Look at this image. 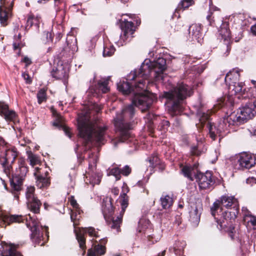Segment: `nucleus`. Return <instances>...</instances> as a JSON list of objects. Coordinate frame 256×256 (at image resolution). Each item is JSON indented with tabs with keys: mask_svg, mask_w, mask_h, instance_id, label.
Wrapping results in <instances>:
<instances>
[{
	"mask_svg": "<svg viewBox=\"0 0 256 256\" xmlns=\"http://www.w3.org/2000/svg\"><path fill=\"white\" fill-rule=\"evenodd\" d=\"M108 80H102L98 82L97 86V89L94 90L96 93L102 91V93H106L110 90V88L108 86Z\"/></svg>",
	"mask_w": 256,
	"mask_h": 256,
	"instance_id": "obj_30",
	"label": "nucleus"
},
{
	"mask_svg": "<svg viewBox=\"0 0 256 256\" xmlns=\"http://www.w3.org/2000/svg\"><path fill=\"white\" fill-rule=\"evenodd\" d=\"M176 246L174 247V250H184V246H186V242L184 241L182 242H178L176 243Z\"/></svg>",
	"mask_w": 256,
	"mask_h": 256,
	"instance_id": "obj_45",
	"label": "nucleus"
},
{
	"mask_svg": "<svg viewBox=\"0 0 256 256\" xmlns=\"http://www.w3.org/2000/svg\"><path fill=\"white\" fill-rule=\"evenodd\" d=\"M23 62L26 64V66L30 64L31 63L30 60L27 57L24 58Z\"/></svg>",
	"mask_w": 256,
	"mask_h": 256,
	"instance_id": "obj_55",
	"label": "nucleus"
},
{
	"mask_svg": "<svg viewBox=\"0 0 256 256\" xmlns=\"http://www.w3.org/2000/svg\"><path fill=\"white\" fill-rule=\"evenodd\" d=\"M54 0L55 2V6H58L62 0Z\"/></svg>",
	"mask_w": 256,
	"mask_h": 256,
	"instance_id": "obj_58",
	"label": "nucleus"
},
{
	"mask_svg": "<svg viewBox=\"0 0 256 256\" xmlns=\"http://www.w3.org/2000/svg\"><path fill=\"white\" fill-rule=\"evenodd\" d=\"M254 104V102H253ZM252 108V106L246 105L240 109L237 112H234L227 116L224 117L222 122H220L217 126L213 125L210 122H208L207 126L209 130L210 138L214 140L217 134L221 135L223 132H225L228 129L232 128L233 126H238L248 120L252 118L256 114V108Z\"/></svg>",
	"mask_w": 256,
	"mask_h": 256,
	"instance_id": "obj_2",
	"label": "nucleus"
},
{
	"mask_svg": "<svg viewBox=\"0 0 256 256\" xmlns=\"http://www.w3.org/2000/svg\"><path fill=\"white\" fill-rule=\"evenodd\" d=\"M67 46L70 50L72 52L77 51V40L74 37H72L70 40H67Z\"/></svg>",
	"mask_w": 256,
	"mask_h": 256,
	"instance_id": "obj_34",
	"label": "nucleus"
},
{
	"mask_svg": "<svg viewBox=\"0 0 256 256\" xmlns=\"http://www.w3.org/2000/svg\"><path fill=\"white\" fill-rule=\"evenodd\" d=\"M105 247L102 245H96L94 248L88 250V256H99L105 253Z\"/></svg>",
	"mask_w": 256,
	"mask_h": 256,
	"instance_id": "obj_27",
	"label": "nucleus"
},
{
	"mask_svg": "<svg viewBox=\"0 0 256 256\" xmlns=\"http://www.w3.org/2000/svg\"><path fill=\"white\" fill-rule=\"evenodd\" d=\"M52 76L58 79H62L66 78L68 75L67 70L62 66H58L56 71L53 73Z\"/></svg>",
	"mask_w": 256,
	"mask_h": 256,
	"instance_id": "obj_29",
	"label": "nucleus"
},
{
	"mask_svg": "<svg viewBox=\"0 0 256 256\" xmlns=\"http://www.w3.org/2000/svg\"><path fill=\"white\" fill-rule=\"evenodd\" d=\"M34 22L32 20V14H30L28 17V20L26 21V28H28L31 27L32 25H34Z\"/></svg>",
	"mask_w": 256,
	"mask_h": 256,
	"instance_id": "obj_48",
	"label": "nucleus"
},
{
	"mask_svg": "<svg viewBox=\"0 0 256 256\" xmlns=\"http://www.w3.org/2000/svg\"><path fill=\"white\" fill-rule=\"evenodd\" d=\"M247 96L250 98H255L256 100V86L250 87L247 92Z\"/></svg>",
	"mask_w": 256,
	"mask_h": 256,
	"instance_id": "obj_43",
	"label": "nucleus"
},
{
	"mask_svg": "<svg viewBox=\"0 0 256 256\" xmlns=\"http://www.w3.org/2000/svg\"><path fill=\"white\" fill-rule=\"evenodd\" d=\"M0 220L4 224L10 225L12 223H20L26 220V225L30 228L32 232L31 239L34 243L42 246L44 242L43 230H45L46 234L48 236V227L43 228L40 225L39 222L35 218L34 215L30 214L23 216L18 214H10L2 213L0 214Z\"/></svg>",
	"mask_w": 256,
	"mask_h": 256,
	"instance_id": "obj_4",
	"label": "nucleus"
},
{
	"mask_svg": "<svg viewBox=\"0 0 256 256\" xmlns=\"http://www.w3.org/2000/svg\"><path fill=\"white\" fill-rule=\"evenodd\" d=\"M74 226V232L76 234V238L78 240V242L79 244V246L80 248L82 250H84L86 248L85 246V238L84 236V234L86 232H88L89 235L91 236H95L97 237L98 235L96 234V232L95 229L92 227H89V228H77L76 227V226ZM85 252V251H84L83 254Z\"/></svg>",
	"mask_w": 256,
	"mask_h": 256,
	"instance_id": "obj_12",
	"label": "nucleus"
},
{
	"mask_svg": "<svg viewBox=\"0 0 256 256\" xmlns=\"http://www.w3.org/2000/svg\"><path fill=\"white\" fill-rule=\"evenodd\" d=\"M28 159L29 160L30 164L32 166H34L36 164H38L40 161L38 156L32 153H30L28 156Z\"/></svg>",
	"mask_w": 256,
	"mask_h": 256,
	"instance_id": "obj_39",
	"label": "nucleus"
},
{
	"mask_svg": "<svg viewBox=\"0 0 256 256\" xmlns=\"http://www.w3.org/2000/svg\"><path fill=\"white\" fill-rule=\"evenodd\" d=\"M112 192L114 196H118L119 194V190L117 188H114L112 189Z\"/></svg>",
	"mask_w": 256,
	"mask_h": 256,
	"instance_id": "obj_53",
	"label": "nucleus"
},
{
	"mask_svg": "<svg viewBox=\"0 0 256 256\" xmlns=\"http://www.w3.org/2000/svg\"><path fill=\"white\" fill-rule=\"evenodd\" d=\"M0 22L6 26L8 20L12 16L14 0H0Z\"/></svg>",
	"mask_w": 256,
	"mask_h": 256,
	"instance_id": "obj_13",
	"label": "nucleus"
},
{
	"mask_svg": "<svg viewBox=\"0 0 256 256\" xmlns=\"http://www.w3.org/2000/svg\"><path fill=\"white\" fill-rule=\"evenodd\" d=\"M70 204L72 206L73 209L71 210L70 218L73 222L74 226L79 224L78 221L80 220L81 210L79 208V206L76 201L74 200V197L72 196L70 198Z\"/></svg>",
	"mask_w": 256,
	"mask_h": 256,
	"instance_id": "obj_20",
	"label": "nucleus"
},
{
	"mask_svg": "<svg viewBox=\"0 0 256 256\" xmlns=\"http://www.w3.org/2000/svg\"><path fill=\"white\" fill-rule=\"evenodd\" d=\"M121 171L118 168H109L107 172L108 176H115L116 180H119L120 178Z\"/></svg>",
	"mask_w": 256,
	"mask_h": 256,
	"instance_id": "obj_36",
	"label": "nucleus"
},
{
	"mask_svg": "<svg viewBox=\"0 0 256 256\" xmlns=\"http://www.w3.org/2000/svg\"><path fill=\"white\" fill-rule=\"evenodd\" d=\"M200 141L201 144H198L196 146H194L191 148V152L192 154L196 156H200L206 152V149L202 147V140L200 138Z\"/></svg>",
	"mask_w": 256,
	"mask_h": 256,
	"instance_id": "obj_32",
	"label": "nucleus"
},
{
	"mask_svg": "<svg viewBox=\"0 0 256 256\" xmlns=\"http://www.w3.org/2000/svg\"><path fill=\"white\" fill-rule=\"evenodd\" d=\"M79 136L86 142H102L105 138L107 128L98 122L90 120L88 112L82 113L78 118Z\"/></svg>",
	"mask_w": 256,
	"mask_h": 256,
	"instance_id": "obj_3",
	"label": "nucleus"
},
{
	"mask_svg": "<svg viewBox=\"0 0 256 256\" xmlns=\"http://www.w3.org/2000/svg\"><path fill=\"white\" fill-rule=\"evenodd\" d=\"M232 206V209H238V202L234 196H222L220 200H217L211 208L212 214L215 216L216 212L220 209V212H221L223 210L224 208H229Z\"/></svg>",
	"mask_w": 256,
	"mask_h": 256,
	"instance_id": "obj_10",
	"label": "nucleus"
},
{
	"mask_svg": "<svg viewBox=\"0 0 256 256\" xmlns=\"http://www.w3.org/2000/svg\"><path fill=\"white\" fill-rule=\"evenodd\" d=\"M114 256H120L118 254H114Z\"/></svg>",
	"mask_w": 256,
	"mask_h": 256,
	"instance_id": "obj_64",
	"label": "nucleus"
},
{
	"mask_svg": "<svg viewBox=\"0 0 256 256\" xmlns=\"http://www.w3.org/2000/svg\"><path fill=\"white\" fill-rule=\"evenodd\" d=\"M115 52V48L112 45H106L104 48L103 56H110Z\"/></svg>",
	"mask_w": 256,
	"mask_h": 256,
	"instance_id": "obj_37",
	"label": "nucleus"
},
{
	"mask_svg": "<svg viewBox=\"0 0 256 256\" xmlns=\"http://www.w3.org/2000/svg\"><path fill=\"white\" fill-rule=\"evenodd\" d=\"M121 28L123 34L120 36V40L121 44L123 45L126 42L130 40L132 37V35L135 31V28L132 22L126 20L122 21Z\"/></svg>",
	"mask_w": 256,
	"mask_h": 256,
	"instance_id": "obj_15",
	"label": "nucleus"
},
{
	"mask_svg": "<svg viewBox=\"0 0 256 256\" xmlns=\"http://www.w3.org/2000/svg\"><path fill=\"white\" fill-rule=\"evenodd\" d=\"M120 171L121 174L124 176H127L130 173L131 169L128 166H126L122 170H120Z\"/></svg>",
	"mask_w": 256,
	"mask_h": 256,
	"instance_id": "obj_47",
	"label": "nucleus"
},
{
	"mask_svg": "<svg viewBox=\"0 0 256 256\" xmlns=\"http://www.w3.org/2000/svg\"><path fill=\"white\" fill-rule=\"evenodd\" d=\"M37 98L38 100V102L40 104L46 100V92L44 89H40L38 91L37 94Z\"/></svg>",
	"mask_w": 256,
	"mask_h": 256,
	"instance_id": "obj_40",
	"label": "nucleus"
},
{
	"mask_svg": "<svg viewBox=\"0 0 256 256\" xmlns=\"http://www.w3.org/2000/svg\"><path fill=\"white\" fill-rule=\"evenodd\" d=\"M25 162L21 160L18 162V168L16 170L12 178L10 180L12 192L15 198H18V192L22 190L23 180L28 172Z\"/></svg>",
	"mask_w": 256,
	"mask_h": 256,
	"instance_id": "obj_7",
	"label": "nucleus"
},
{
	"mask_svg": "<svg viewBox=\"0 0 256 256\" xmlns=\"http://www.w3.org/2000/svg\"><path fill=\"white\" fill-rule=\"evenodd\" d=\"M254 105L255 107L256 108V100L254 102Z\"/></svg>",
	"mask_w": 256,
	"mask_h": 256,
	"instance_id": "obj_63",
	"label": "nucleus"
},
{
	"mask_svg": "<svg viewBox=\"0 0 256 256\" xmlns=\"http://www.w3.org/2000/svg\"><path fill=\"white\" fill-rule=\"evenodd\" d=\"M212 111L205 112H204L199 111L198 112V116L199 117L200 122L202 124L204 122L208 120L210 118V113H212Z\"/></svg>",
	"mask_w": 256,
	"mask_h": 256,
	"instance_id": "obj_38",
	"label": "nucleus"
},
{
	"mask_svg": "<svg viewBox=\"0 0 256 256\" xmlns=\"http://www.w3.org/2000/svg\"><path fill=\"white\" fill-rule=\"evenodd\" d=\"M122 193H124L126 192V193L128 192L129 190H128V186L124 184H123V186L122 187Z\"/></svg>",
	"mask_w": 256,
	"mask_h": 256,
	"instance_id": "obj_54",
	"label": "nucleus"
},
{
	"mask_svg": "<svg viewBox=\"0 0 256 256\" xmlns=\"http://www.w3.org/2000/svg\"><path fill=\"white\" fill-rule=\"evenodd\" d=\"M2 256H22V254L17 252L15 247L11 244L5 242H2Z\"/></svg>",
	"mask_w": 256,
	"mask_h": 256,
	"instance_id": "obj_23",
	"label": "nucleus"
},
{
	"mask_svg": "<svg viewBox=\"0 0 256 256\" xmlns=\"http://www.w3.org/2000/svg\"><path fill=\"white\" fill-rule=\"evenodd\" d=\"M13 46L14 50H16L19 48V44L16 42H14L13 44Z\"/></svg>",
	"mask_w": 256,
	"mask_h": 256,
	"instance_id": "obj_57",
	"label": "nucleus"
},
{
	"mask_svg": "<svg viewBox=\"0 0 256 256\" xmlns=\"http://www.w3.org/2000/svg\"><path fill=\"white\" fill-rule=\"evenodd\" d=\"M250 29L253 34L256 36V24L252 26Z\"/></svg>",
	"mask_w": 256,
	"mask_h": 256,
	"instance_id": "obj_56",
	"label": "nucleus"
},
{
	"mask_svg": "<svg viewBox=\"0 0 256 256\" xmlns=\"http://www.w3.org/2000/svg\"><path fill=\"white\" fill-rule=\"evenodd\" d=\"M34 187H28L26 192V198L27 200L28 208L34 214H36L39 212L42 204L40 200L35 197L34 194Z\"/></svg>",
	"mask_w": 256,
	"mask_h": 256,
	"instance_id": "obj_14",
	"label": "nucleus"
},
{
	"mask_svg": "<svg viewBox=\"0 0 256 256\" xmlns=\"http://www.w3.org/2000/svg\"><path fill=\"white\" fill-rule=\"evenodd\" d=\"M221 212L222 218L216 220L220 226L219 228L228 232L231 238L234 239L236 230L232 225V222L236 217L238 209L230 208V210Z\"/></svg>",
	"mask_w": 256,
	"mask_h": 256,
	"instance_id": "obj_8",
	"label": "nucleus"
},
{
	"mask_svg": "<svg viewBox=\"0 0 256 256\" xmlns=\"http://www.w3.org/2000/svg\"><path fill=\"white\" fill-rule=\"evenodd\" d=\"M112 211V206L110 201L104 206V204H102V212L104 216L107 213H110Z\"/></svg>",
	"mask_w": 256,
	"mask_h": 256,
	"instance_id": "obj_44",
	"label": "nucleus"
},
{
	"mask_svg": "<svg viewBox=\"0 0 256 256\" xmlns=\"http://www.w3.org/2000/svg\"><path fill=\"white\" fill-rule=\"evenodd\" d=\"M144 222V220H140V221L139 222V225L140 226L142 225L143 224Z\"/></svg>",
	"mask_w": 256,
	"mask_h": 256,
	"instance_id": "obj_61",
	"label": "nucleus"
},
{
	"mask_svg": "<svg viewBox=\"0 0 256 256\" xmlns=\"http://www.w3.org/2000/svg\"><path fill=\"white\" fill-rule=\"evenodd\" d=\"M166 69V60L162 58H158L156 60L150 61L146 59L138 70L132 71L126 78V82L120 83L118 86V90L124 94L132 93V104L123 108L120 112L117 113L114 118L116 128L120 132V138L114 142L116 146L118 142H124L130 136V130L133 128L134 124L131 122L134 114V104L140 107L142 110L148 109L153 102L154 98L152 94L145 92L146 88L145 80L153 73L156 81H164V72Z\"/></svg>",
	"mask_w": 256,
	"mask_h": 256,
	"instance_id": "obj_1",
	"label": "nucleus"
},
{
	"mask_svg": "<svg viewBox=\"0 0 256 256\" xmlns=\"http://www.w3.org/2000/svg\"><path fill=\"white\" fill-rule=\"evenodd\" d=\"M255 156L250 154H242L238 160V168L240 170L249 169L256 164Z\"/></svg>",
	"mask_w": 256,
	"mask_h": 256,
	"instance_id": "obj_16",
	"label": "nucleus"
},
{
	"mask_svg": "<svg viewBox=\"0 0 256 256\" xmlns=\"http://www.w3.org/2000/svg\"><path fill=\"white\" fill-rule=\"evenodd\" d=\"M102 177V174L100 172H88L86 174V183H89L94 186L100 183Z\"/></svg>",
	"mask_w": 256,
	"mask_h": 256,
	"instance_id": "obj_24",
	"label": "nucleus"
},
{
	"mask_svg": "<svg viewBox=\"0 0 256 256\" xmlns=\"http://www.w3.org/2000/svg\"><path fill=\"white\" fill-rule=\"evenodd\" d=\"M193 169L191 167L188 166H185L182 168V171L184 176L186 177L190 180H193L192 176Z\"/></svg>",
	"mask_w": 256,
	"mask_h": 256,
	"instance_id": "obj_35",
	"label": "nucleus"
},
{
	"mask_svg": "<svg viewBox=\"0 0 256 256\" xmlns=\"http://www.w3.org/2000/svg\"><path fill=\"white\" fill-rule=\"evenodd\" d=\"M251 82H252V84L254 85V86H256V80H251Z\"/></svg>",
	"mask_w": 256,
	"mask_h": 256,
	"instance_id": "obj_59",
	"label": "nucleus"
},
{
	"mask_svg": "<svg viewBox=\"0 0 256 256\" xmlns=\"http://www.w3.org/2000/svg\"><path fill=\"white\" fill-rule=\"evenodd\" d=\"M120 204L122 210L116 219H113L111 224V228L116 230V232L120 231V226L122 222V218L126 208L128 204V198L127 195L124 193H122L120 195Z\"/></svg>",
	"mask_w": 256,
	"mask_h": 256,
	"instance_id": "obj_11",
	"label": "nucleus"
},
{
	"mask_svg": "<svg viewBox=\"0 0 256 256\" xmlns=\"http://www.w3.org/2000/svg\"><path fill=\"white\" fill-rule=\"evenodd\" d=\"M196 180L198 182L200 189L206 190L210 188L214 184L212 179V174L210 172L206 174L198 172L195 176Z\"/></svg>",
	"mask_w": 256,
	"mask_h": 256,
	"instance_id": "obj_17",
	"label": "nucleus"
},
{
	"mask_svg": "<svg viewBox=\"0 0 256 256\" xmlns=\"http://www.w3.org/2000/svg\"><path fill=\"white\" fill-rule=\"evenodd\" d=\"M240 76V70L233 69L230 70L225 77V82L228 86L229 92L231 95H242L245 89L244 84L239 82Z\"/></svg>",
	"mask_w": 256,
	"mask_h": 256,
	"instance_id": "obj_9",
	"label": "nucleus"
},
{
	"mask_svg": "<svg viewBox=\"0 0 256 256\" xmlns=\"http://www.w3.org/2000/svg\"><path fill=\"white\" fill-rule=\"evenodd\" d=\"M164 254H165V250H164V251H163V252H162V256H164Z\"/></svg>",
	"mask_w": 256,
	"mask_h": 256,
	"instance_id": "obj_62",
	"label": "nucleus"
},
{
	"mask_svg": "<svg viewBox=\"0 0 256 256\" xmlns=\"http://www.w3.org/2000/svg\"><path fill=\"white\" fill-rule=\"evenodd\" d=\"M192 94L190 87L182 83L178 84L171 90L164 93V97L172 102L168 109L172 115L178 114L182 111L184 100L190 96Z\"/></svg>",
	"mask_w": 256,
	"mask_h": 256,
	"instance_id": "obj_5",
	"label": "nucleus"
},
{
	"mask_svg": "<svg viewBox=\"0 0 256 256\" xmlns=\"http://www.w3.org/2000/svg\"><path fill=\"white\" fill-rule=\"evenodd\" d=\"M22 77L28 84H30L32 82V80L28 74L26 72H24L22 74Z\"/></svg>",
	"mask_w": 256,
	"mask_h": 256,
	"instance_id": "obj_51",
	"label": "nucleus"
},
{
	"mask_svg": "<svg viewBox=\"0 0 256 256\" xmlns=\"http://www.w3.org/2000/svg\"><path fill=\"white\" fill-rule=\"evenodd\" d=\"M149 162L152 167H154L158 162V158L156 156L150 158Z\"/></svg>",
	"mask_w": 256,
	"mask_h": 256,
	"instance_id": "obj_46",
	"label": "nucleus"
},
{
	"mask_svg": "<svg viewBox=\"0 0 256 256\" xmlns=\"http://www.w3.org/2000/svg\"><path fill=\"white\" fill-rule=\"evenodd\" d=\"M193 4V0H182L178 4V8L184 10L192 6Z\"/></svg>",
	"mask_w": 256,
	"mask_h": 256,
	"instance_id": "obj_41",
	"label": "nucleus"
},
{
	"mask_svg": "<svg viewBox=\"0 0 256 256\" xmlns=\"http://www.w3.org/2000/svg\"><path fill=\"white\" fill-rule=\"evenodd\" d=\"M48 174V172L47 170H44L38 167L35 168L34 175L36 178V186L39 188H44L49 185L50 180L47 177Z\"/></svg>",
	"mask_w": 256,
	"mask_h": 256,
	"instance_id": "obj_19",
	"label": "nucleus"
},
{
	"mask_svg": "<svg viewBox=\"0 0 256 256\" xmlns=\"http://www.w3.org/2000/svg\"><path fill=\"white\" fill-rule=\"evenodd\" d=\"M98 156L96 155H94L93 154H90L89 156V168H92L96 166V162L98 160Z\"/></svg>",
	"mask_w": 256,
	"mask_h": 256,
	"instance_id": "obj_42",
	"label": "nucleus"
},
{
	"mask_svg": "<svg viewBox=\"0 0 256 256\" xmlns=\"http://www.w3.org/2000/svg\"><path fill=\"white\" fill-rule=\"evenodd\" d=\"M18 156L16 148L11 146L0 136V162L4 172L10 178L12 166Z\"/></svg>",
	"mask_w": 256,
	"mask_h": 256,
	"instance_id": "obj_6",
	"label": "nucleus"
},
{
	"mask_svg": "<svg viewBox=\"0 0 256 256\" xmlns=\"http://www.w3.org/2000/svg\"><path fill=\"white\" fill-rule=\"evenodd\" d=\"M161 204L164 208H169L172 204V198L168 195L162 196L160 198Z\"/></svg>",
	"mask_w": 256,
	"mask_h": 256,
	"instance_id": "obj_33",
	"label": "nucleus"
},
{
	"mask_svg": "<svg viewBox=\"0 0 256 256\" xmlns=\"http://www.w3.org/2000/svg\"><path fill=\"white\" fill-rule=\"evenodd\" d=\"M56 122H54L53 124L54 126H56L58 127H61L64 132H65V134L68 136L70 138H71V134L69 130V129L63 125L62 123V117L61 116L57 114L56 117Z\"/></svg>",
	"mask_w": 256,
	"mask_h": 256,
	"instance_id": "obj_31",
	"label": "nucleus"
},
{
	"mask_svg": "<svg viewBox=\"0 0 256 256\" xmlns=\"http://www.w3.org/2000/svg\"><path fill=\"white\" fill-rule=\"evenodd\" d=\"M169 122L167 120H163L162 122V127L163 130L164 131L169 126Z\"/></svg>",
	"mask_w": 256,
	"mask_h": 256,
	"instance_id": "obj_52",
	"label": "nucleus"
},
{
	"mask_svg": "<svg viewBox=\"0 0 256 256\" xmlns=\"http://www.w3.org/2000/svg\"><path fill=\"white\" fill-rule=\"evenodd\" d=\"M189 34L193 39L200 42L199 39L202 36L200 26L196 24H192L189 28Z\"/></svg>",
	"mask_w": 256,
	"mask_h": 256,
	"instance_id": "obj_25",
	"label": "nucleus"
},
{
	"mask_svg": "<svg viewBox=\"0 0 256 256\" xmlns=\"http://www.w3.org/2000/svg\"><path fill=\"white\" fill-rule=\"evenodd\" d=\"M0 116H2L6 122H12L14 124L18 122L16 112L10 109L8 105L2 102H0Z\"/></svg>",
	"mask_w": 256,
	"mask_h": 256,
	"instance_id": "obj_18",
	"label": "nucleus"
},
{
	"mask_svg": "<svg viewBox=\"0 0 256 256\" xmlns=\"http://www.w3.org/2000/svg\"><path fill=\"white\" fill-rule=\"evenodd\" d=\"M217 158H218V154H217L216 153V158L214 160H212V163H214V162H216V161L217 160Z\"/></svg>",
	"mask_w": 256,
	"mask_h": 256,
	"instance_id": "obj_60",
	"label": "nucleus"
},
{
	"mask_svg": "<svg viewBox=\"0 0 256 256\" xmlns=\"http://www.w3.org/2000/svg\"><path fill=\"white\" fill-rule=\"evenodd\" d=\"M45 35L47 40V42H52L53 36L51 32H46Z\"/></svg>",
	"mask_w": 256,
	"mask_h": 256,
	"instance_id": "obj_50",
	"label": "nucleus"
},
{
	"mask_svg": "<svg viewBox=\"0 0 256 256\" xmlns=\"http://www.w3.org/2000/svg\"><path fill=\"white\" fill-rule=\"evenodd\" d=\"M206 19L210 25L214 24L218 20H219L220 22H221L222 18L220 10L218 8L211 6L208 14L206 16Z\"/></svg>",
	"mask_w": 256,
	"mask_h": 256,
	"instance_id": "obj_22",
	"label": "nucleus"
},
{
	"mask_svg": "<svg viewBox=\"0 0 256 256\" xmlns=\"http://www.w3.org/2000/svg\"><path fill=\"white\" fill-rule=\"evenodd\" d=\"M201 214L200 208H198L196 207L190 212V218L191 222L194 224H198L200 220V216Z\"/></svg>",
	"mask_w": 256,
	"mask_h": 256,
	"instance_id": "obj_28",
	"label": "nucleus"
},
{
	"mask_svg": "<svg viewBox=\"0 0 256 256\" xmlns=\"http://www.w3.org/2000/svg\"><path fill=\"white\" fill-rule=\"evenodd\" d=\"M32 20L34 22V24L37 27H38L40 21V17L39 16H34V14H32Z\"/></svg>",
	"mask_w": 256,
	"mask_h": 256,
	"instance_id": "obj_49",
	"label": "nucleus"
},
{
	"mask_svg": "<svg viewBox=\"0 0 256 256\" xmlns=\"http://www.w3.org/2000/svg\"><path fill=\"white\" fill-rule=\"evenodd\" d=\"M219 32L226 46L227 50H228L230 49L228 45L230 44L231 41V36L229 29V24L228 22H225L222 23L220 30H219Z\"/></svg>",
	"mask_w": 256,
	"mask_h": 256,
	"instance_id": "obj_21",
	"label": "nucleus"
},
{
	"mask_svg": "<svg viewBox=\"0 0 256 256\" xmlns=\"http://www.w3.org/2000/svg\"><path fill=\"white\" fill-rule=\"evenodd\" d=\"M242 212L244 221L248 224H250L254 229H256V217L252 216L246 208H242Z\"/></svg>",
	"mask_w": 256,
	"mask_h": 256,
	"instance_id": "obj_26",
	"label": "nucleus"
}]
</instances>
